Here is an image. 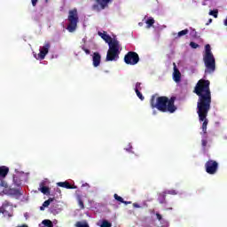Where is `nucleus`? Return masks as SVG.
<instances>
[{
	"label": "nucleus",
	"instance_id": "nucleus-38",
	"mask_svg": "<svg viewBox=\"0 0 227 227\" xmlns=\"http://www.w3.org/2000/svg\"><path fill=\"white\" fill-rule=\"evenodd\" d=\"M133 207L135 208H140V205L138 203H133Z\"/></svg>",
	"mask_w": 227,
	"mask_h": 227
},
{
	"label": "nucleus",
	"instance_id": "nucleus-37",
	"mask_svg": "<svg viewBox=\"0 0 227 227\" xmlns=\"http://www.w3.org/2000/svg\"><path fill=\"white\" fill-rule=\"evenodd\" d=\"M4 194H8L7 191H0V196H4Z\"/></svg>",
	"mask_w": 227,
	"mask_h": 227
},
{
	"label": "nucleus",
	"instance_id": "nucleus-19",
	"mask_svg": "<svg viewBox=\"0 0 227 227\" xmlns=\"http://www.w3.org/2000/svg\"><path fill=\"white\" fill-rule=\"evenodd\" d=\"M9 194H12L13 196H20L21 192H20V189H10Z\"/></svg>",
	"mask_w": 227,
	"mask_h": 227
},
{
	"label": "nucleus",
	"instance_id": "nucleus-35",
	"mask_svg": "<svg viewBox=\"0 0 227 227\" xmlns=\"http://www.w3.org/2000/svg\"><path fill=\"white\" fill-rule=\"evenodd\" d=\"M156 217H157L158 221H162V215H161V214H159V212H157Z\"/></svg>",
	"mask_w": 227,
	"mask_h": 227
},
{
	"label": "nucleus",
	"instance_id": "nucleus-3",
	"mask_svg": "<svg viewBox=\"0 0 227 227\" xmlns=\"http://www.w3.org/2000/svg\"><path fill=\"white\" fill-rule=\"evenodd\" d=\"M204 64L206 66V74H211L215 71V59L211 51L210 44L205 45V53L203 56Z\"/></svg>",
	"mask_w": 227,
	"mask_h": 227
},
{
	"label": "nucleus",
	"instance_id": "nucleus-1",
	"mask_svg": "<svg viewBox=\"0 0 227 227\" xmlns=\"http://www.w3.org/2000/svg\"><path fill=\"white\" fill-rule=\"evenodd\" d=\"M199 97L197 103V114L199 115V121H202V131L203 136L207 135L208 119H207L208 113L211 110L212 103V91L210 90V81L200 79L195 85L193 90Z\"/></svg>",
	"mask_w": 227,
	"mask_h": 227
},
{
	"label": "nucleus",
	"instance_id": "nucleus-11",
	"mask_svg": "<svg viewBox=\"0 0 227 227\" xmlns=\"http://www.w3.org/2000/svg\"><path fill=\"white\" fill-rule=\"evenodd\" d=\"M173 80L176 82V83H179L182 80V74L176 67V64H174Z\"/></svg>",
	"mask_w": 227,
	"mask_h": 227
},
{
	"label": "nucleus",
	"instance_id": "nucleus-2",
	"mask_svg": "<svg viewBox=\"0 0 227 227\" xmlns=\"http://www.w3.org/2000/svg\"><path fill=\"white\" fill-rule=\"evenodd\" d=\"M176 99V98H170V99H168L166 96H160L157 98L156 96H152L150 105L152 108H156L159 112L175 114L177 110L175 105Z\"/></svg>",
	"mask_w": 227,
	"mask_h": 227
},
{
	"label": "nucleus",
	"instance_id": "nucleus-15",
	"mask_svg": "<svg viewBox=\"0 0 227 227\" xmlns=\"http://www.w3.org/2000/svg\"><path fill=\"white\" fill-rule=\"evenodd\" d=\"M167 194H168V192H160L159 194V199L158 200H159V202L160 204H166L167 203V200H166Z\"/></svg>",
	"mask_w": 227,
	"mask_h": 227
},
{
	"label": "nucleus",
	"instance_id": "nucleus-7",
	"mask_svg": "<svg viewBox=\"0 0 227 227\" xmlns=\"http://www.w3.org/2000/svg\"><path fill=\"white\" fill-rule=\"evenodd\" d=\"M205 169L209 175H215L219 169V162L213 159H209L205 164Z\"/></svg>",
	"mask_w": 227,
	"mask_h": 227
},
{
	"label": "nucleus",
	"instance_id": "nucleus-17",
	"mask_svg": "<svg viewBox=\"0 0 227 227\" xmlns=\"http://www.w3.org/2000/svg\"><path fill=\"white\" fill-rule=\"evenodd\" d=\"M97 3L101 6L102 9H105V7L111 3V0H97Z\"/></svg>",
	"mask_w": 227,
	"mask_h": 227
},
{
	"label": "nucleus",
	"instance_id": "nucleus-29",
	"mask_svg": "<svg viewBox=\"0 0 227 227\" xmlns=\"http://www.w3.org/2000/svg\"><path fill=\"white\" fill-rule=\"evenodd\" d=\"M190 46H192V48H200V44H198L197 43H195L194 41H191L190 43Z\"/></svg>",
	"mask_w": 227,
	"mask_h": 227
},
{
	"label": "nucleus",
	"instance_id": "nucleus-23",
	"mask_svg": "<svg viewBox=\"0 0 227 227\" xmlns=\"http://www.w3.org/2000/svg\"><path fill=\"white\" fill-rule=\"evenodd\" d=\"M112 226H113L112 223H109V221H106V220L102 221L100 225V227H112Z\"/></svg>",
	"mask_w": 227,
	"mask_h": 227
},
{
	"label": "nucleus",
	"instance_id": "nucleus-24",
	"mask_svg": "<svg viewBox=\"0 0 227 227\" xmlns=\"http://www.w3.org/2000/svg\"><path fill=\"white\" fill-rule=\"evenodd\" d=\"M76 227H90V226L86 221H84L83 223H82L81 221H78L76 223Z\"/></svg>",
	"mask_w": 227,
	"mask_h": 227
},
{
	"label": "nucleus",
	"instance_id": "nucleus-43",
	"mask_svg": "<svg viewBox=\"0 0 227 227\" xmlns=\"http://www.w3.org/2000/svg\"><path fill=\"white\" fill-rule=\"evenodd\" d=\"M20 227H28L27 224H23L22 226Z\"/></svg>",
	"mask_w": 227,
	"mask_h": 227
},
{
	"label": "nucleus",
	"instance_id": "nucleus-32",
	"mask_svg": "<svg viewBox=\"0 0 227 227\" xmlns=\"http://www.w3.org/2000/svg\"><path fill=\"white\" fill-rule=\"evenodd\" d=\"M207 143H208L207 139L206 138L201 139V145L203 146V148H206Z\"/></svg>",
	"mask_w": 227,
	"mask_h": 227
},
{
	"label": "nucleus",
	"instance_id": "nucleus-44",
	"mask_svg": "<svg viewBox=\"0 0 227 227\" xmlns=\"http://www.w3.org/2000/svg\"><path fill=\"white\" fill-rule=\"evenodd\" d=\"M57 191L61 193V189H57Z\"/></svg>",
	"mask_w": 227,
	"mask_h": 227
},
{
	"label": "nucleus",
	"instance_id": "nucleus-25",
	"mask_svg": "<svg viewBox=\"0 0 227 227\" xmlns=\"http://www.w3.org/2000/svg\"><path fill=\"white\" fill-rule=\"evenodd\" d=\"M146 23H147L148 27H152L153 25V23H155L154 18H148V20H146Z\"/></svg>",
	"mask_w": 227,
	"mask_h": 227
},
{
	"label": "nucleus",
	"instance_id": "nucleus-34",
	"mask_svg": "<svg viewBox=\"0 0 227 227\" xmlns=\"http://www.w3.org/2000/svg\"><path fill=\"white\" fill-rule=\"evenodd\" d=\"M167 194H173V195H176L177 194L176 191L175 190H171V191H167Z\"/></svg>",
	"mask_w": 227,
	"mask_h": 227
},
{
	"label": "nucleus",
	"instance_id": "nucleus-14",
	"mask_svg": "<svg viewBox=\"0 0 227 227\" xmlns=\"http://www.w3.org/2000/svg\"><path fill=\"white\" fill-rule=\"evenodd\" d=\"M98 35H100V37H102V39H104V41H106V43H108V44L110 45L112 36L109 35L107 32H98Z\"/></svg>",
	"mask_w": 227,
	"mask_h": 227
},
{
	"label": "nucleus",
	"instance_id": "nucleus-28",
	"mask_svg": "<svg viewBox=\"0 0 227 227\" xmlns=\"http://www.w3.org/2000/svg\"><path fill=\"white\" fill-rule=\"evenodd\" d=\"M209 14L213 15L215 18H217V16H218V11H217V9H215V10H213V11H210V12H209Z\"/></svg>",
	"mask_w": 227,
	"mask_h": 227
},
{
	"label": "nucleus",
	"instance_id": "nucleus-4",
	"mask_svg": "<svg viewBox=\"0 0 227 227\" xmlns=\"http://www.w3.org/2000/svg\"><path fill=\"white\" fill-rule=\"evenodd\" d=\"M120 48L121 44L119 41L117 39H113V37H111L106 60L107 62L118 60V59H120Z\"/></svg>",
	"mask_w": 227,
	"mask_h": 227
},
{
	"label": "nucleus",
	"instance_id": "nucleus-16",
	"mask_svg": "<svg viewBox=\"0 0 227 227\" xmlns=\"http://www.w3.org/2000/svg\"><path fill=\"white\" fill-rule=\"evenodd\" d=\"M54 198H49V200H46L43 203V206L40 207V210H44L45 207H49L52 201H54Z\"/></svg>",
	"mask_w": 227,
	"mask_h": 227
},
{
	"label": "nucleus",
	"instance_id": "nucleus-26",
	"mask_svg": "<svg viewBox=\"0 0 227 227\" xmlns=\"http://www.w3.org/2000/svg\"><path fill=\"white\" fill-rule=\"evenodd\" d=\"M114 200H116L117 201H120V203H123L124 200L123 198H121V196H119V194H114Z\"/></svg>",
	"mask_w": 227,
	"mask_h": 227
},
{
	"label": "nucleus",
	"instance_id": "nucleus-10",
	"mask_svg": "<svg viewBox=\"0 0 227 227\" xmlns=\"http://www.w3.org/2000/svg\"><path fill=\"white\" fill-rule=\"evenodd\" d=\"M51 46V43H45L43 46L40 48V52L38 53V57L39 59H41V60H43L46 55H48Z\"/></svg>",
	"mask_w": 227,
	"mask_h": 227
},
{
	"label": "nucleus",
	"instance_id": "nucleus-9",
	"mask_svg": "<svg viewBox=\"0 0 227 227\" xmlns=\"http://www.w3.org/2000/svg\"><path fill=\"white\" fill-rule=\"evenodd\" d=\"M13 212L12 205L10 201L5 200L0 207V214H4V215H7L8 217H12Z\"/></svg>",
	"mask_w": 227,
	"mask_h": 227
},
{
	"label": "nucleus",
	"instance_id": "nucleus-18",
	"mask_svg": "<svg viewBox=\"0 0 227 227\" xmlns=\"http://www.w3.org/2000/svg\"><path fill=\"white\" fill-rule=\"evenodd\" d=\"M13 184L15 185H17V187H20L21 185L22 182H21L20 176H17L15 175L13 176Z\"/></svg>",
	"mask_w": 227,
	"mask_h": 227
},
{
	"label": "nucleus",
	"instance_id": "nucleus-45",
	"mask_svg": "<svg viewBox=\"0 0 227 227\" xmlns=\"http://www.w3.org/2000/svg\"><path fill=\"white\" fill-rule=\"evenodd\" d=\"M85 185H88V184L86 183Z\"/></svg>",
	"mask_w": 227,
	"mask_h": 227
},
{
	"label": "nucleus",
	"instance_id": "nucleus-42",
	"mask_svg": "<svg viewBox=\"0 0 227 227\" xmlns=\"http://www.w3.org/2000/svg\"><path fill=\"white\" fill-rule=\"evenodd\" d=\"M224 25H227V18L224 20Z\"/></svg>",
	"mask_w": 227,
	"mask_h": 227
},
{
	"label": "nucleus",
	"instance_id": "nucleus-30",
	"mask_svg": "<svg viewBox=\"0 0 227 227\" xmlns=\"http://www.w3.org/2000/svg\"><path fill=\"white\" fill-rule=\"evenodd\" d=\"M137 98H139V99H141V101H144L145 97L143 96V94L140 92V90H137Z\"/></svg>",
	"mask_w": 227,
	"mask_h": 227
},
{
	"label": "nucleus",
	"instance_id": "nucleus-6",
	"mask_svg": "<svg viewBox=\"0 0 227 227\" xmlns=\"http://www.w3.org/2000/svg\"><path fill=\"white\" fill-rule=\"evenodd\" d=\"M140 57L137 51H128L124 56V62L130 66H136L138 64Z\"/></svg>",
	"mask_w": 227,
	"mask_h": 227
},
{
	"label": "nucleus",
	"instance_id": "nucleus-40",
	"mask_svg": "<svg viewBox=\"0 0 227 227\" xmlns=\"http://www.w3.org/2000/svg\"><path fill=\"white\" fill-rule=\"evenodd\" d=\"M98 7V4H94L93 9H97Z\"/></svg>",
	"mask_w": 227,
	"mask_h": 227
},
{
	"label": "nucleus",
	"instance_id": "nucleus-5",
	"mask_svg": "<svg viewBox=\"0 0 227 227\" xmlns=\"http://www.w3.org/2000/svg\"><path fill=\"white\" fill-rule=\"evenodd\" d=\"M67 20L69 21L67 25V30H69V32H74V30H76L77 28V25L79 22L78 11L76 7H74V9L69 10Z\"/></svg>",
	"mask_w": 227,
	"mask_h": 227
},
{
	"label": "nucleus",
	"instance_id": "nucleus-27",
	"mask_svg": "<svg viewBox=\"0 0 227 227\" xmlns=\"http://www.w3.org/2000/svg\"><path fill=\"white\" fill-rule=\"evenodd\" d=\"M78 203H79V206H80L81 208H84L85 207H84V203H83L81 196H78Z\"/></svg>",
	"mask_w": 227,
	"mask_h": 227
},
{
	"label": "nucleus",
	"instance_id": "nucleus-39",
	"mask_svg": "<svg viewBox=\"0 0 227 227\" xmlns=\"http://www.w3.org/2000/svg\"><path fill=\"white\" fill-rule=\"evenodd\" d=\"M213 20L212 18H209L208 21L206 23V25H209V23H212Z\"/></svg>",
	"mask_w": 227,
	"mask_h": 227
},
{
	"label": "nucleus",
	"instance_id": "nucleus-21",
	"mask_svg": "<svg viewBox=\"0 0 227 227\" xmlns=\"http://www.w3.org/2000/svg\"><path fill=\"white\" fill-rule=\"evenodd\" d=\"M43 224L46 227H54L52 221H50V219H44V221H43Z\"/></svg>",
	"mask_w": 227,
	"mask_h": 227
},
{
	"label": "nucleus",
	"instance_id": "nucleus-8",
	"mask_svg": "<svg viewBox=\"0 0 227 227\" xmlns=\"http://www.w3.org/2000/svg\"><path fill=\"white\" fill-rule=\"evenodd\" d=\"M9 171L10 168H8V166H0V187H4V189H7L8 187L5 178Z\"/></svg>",
	"mask_w": 227,
	"mask_h": 227
},
{
	"label": "nucleus",
	"instance_id": "nucleus-33",
	"mask_svg": "<svg viewBox=\"0 0 227 227\" xmlns=\"http://www.w3.org/2000/svg\"><path fill=\"white\" fill-rule=\"evenodd\" d=\"M83 51H85V53H87V55H90V53H91L90 50H89L88 48H85L84 46L82 47Z\"/></svg>",
	"mask_w": 227,
	"mask_h": 227
},
{
	"label": "nucleus",
	"instance_id": "nucleus-36",
	"mask_svg": "<svg viewBox=\"0 0 227 227\" xmlns=\"http://www.w3.org/2000/svg\"><path fill=\"white\" fill-rule=\"evenodd\" d=\"M32 6H36L38 0H31Z\"/></svg>",
	"mask_w": 227,
	"mask_h": 227
},
{
	"label": "nucleus",
	"instance_id": "nucleus-41",
	"mask_svg": "<svg viewBox=\"0 0 227 227\" xmlns=\"http://www.w3.org/2000/svg\"><path fill=\"white\" fill-rule=\"evenodd\" d=\"M123 203H124V205H129V204L131 203V201H124V200H123Z\"/></svg>",
	"mask_w": 227,
	"mask_h": 227
},
{
	"label": "nucleus",
	"instance_id": "nucleus-20",
	"mask_svg": "<svg viewBox=\"0 0 227 227\" xmlns=\"http://www.w3.org/2000/svg\"><path fill=\"white\" fill-rule=\"evenodd\" d=\"M186 34H189V28H184V30H180L177 33L176 37H182L183 35H186Z\"/></svg>",
	"mask_w": 227,
	"mask_h": 227
},
{
	"label": "nucleus",
	"instance_id": "nucleus-31",
	"mask_svg": "<svg viewBox=\"0 0 227 227\" xmlns=\"http://www.w3.org/2000/svg\"><path fill=\"white\" fill-rule=\"evenodd\" d=\"M142 83L140 82H137L136 84V94H137V90H141L142 87H141Z\"/></svg>",
	"mask_w": 227,
	"mask_h": 227
},
{
	"label": "nucleus",
	"instance_id": "nucleus-12",
	"mask_svg": "<svg viewBox=\"0 0 227 227\" xmlns=\"http://www.w3.org/2000/svg\"><path fill=\"white\" fill-rule=\"evenodd\" d=\"M92 60H93L94 67H98V66H100L102 57H101L100 53H98V51H95L93 53Z\"/></svg>",
	"mask_w": 227,
	"mask_h": 227
},
{
	"label": "nucleus",
	"instance_id": "nucleus-22",
	"mask_svg": "<svg viewBox=\"0 0 227 227\" xmlns=\"http://www.w3.org/2000/svg\"><path fill=\"white\" fill-rule=\"evenodd\" d=\"M40 191L43 192V194H51L50 187L43 186L41 187Z\"/></svg>",
	"mask_w": 227,
	"mask_h": 227
},
{
	"label": "nucleus",
	"instance_id": "nucleus-13",
	"mask_svg": "<svg viewBox=\"0 0 227 227\" xmlns=\"http://www.w3.org/2000/svg\"><path fill=\"white\" fill-rule=\"evenodd\" d=\"M57 185H59V187H64L66 189H76V185H71V184H69V182L66 181V182H58Z\"/></svg>",
	"mask_w": 227,
	"mask_h": 227
}]
</instances>
